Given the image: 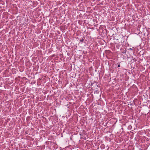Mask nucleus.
Instances as JSON below:
<instances>
[{
  "label": "nucleus",
  "mask_w": 150,
  "mask_h": 150,
  "mask_svg": "<svg viewBox=\"0 0 150 150\" xmlns=\"http://www.w3.org/2000/svg\"><path fill=\"white\" fill-rule=\"evenodd\" d=\"M79 40H80V41L81 42H83L84 41V39L82 38H80L79 39Z\"/></svg>",
  "instance_id": "1"
},
{
  "label": "nucleus",
  "mask_w": 150,
  "mask_h": 150,
  "mask_svg": "<svg viewBox=\"0 0 150 150\" xmlns=\"http://www.w3.org/2000/svg\"><path fill=\"white\" fill-rule=\"evenodd\" d=\"M137 100V99H135L134 101H133V103L131 104L132 105H133V104H134V102L135 101H136Z\"/></svg>",
  "instance_id": "2"
},
{
  "label": "nucleus",
  "mask_w": 150,
  "mask_h": 150,
  "mask_svg": "<svg viewBox=\"0 0 150 150\" xmlns=\"http://www.w3.org/2000/svg\"><path fill=\"white\" fill-rule=\"evenodd\" d=\"M126 50H125L124 52H122L123 53H126Z\"/></svg>",
  "instance_id": "3"
},
{
  "label": "nucleus",
  "mask_w": 150,
  "mask_h": 150,
  "mask_svg": "<svg viewBox=\"0 0 150 150\" xmlns=\"http://www.w3.org/2000/svg\"><path fill=\"white\" fill-rule=\"evenodd\" d=\"M117 67H120V65L119 64H118V65H117Z\"/></svg>",
  "instance_id": "4"
},
{
  "label": "nucleus",
  "mask_w": 150,
  "mask_h": 150,
  "mask_svg": "<svg viewBox=\"0 0 150 150\" xmlns=\"http://www.w3.org/2000/svg\"><path fill=\"white\" fill-rule=\"evenodd\" d=\"M133 60L134 61H136V60L135 59H133Z\"/></svg>",
  "instance_id": "5"
}]
</instances>
